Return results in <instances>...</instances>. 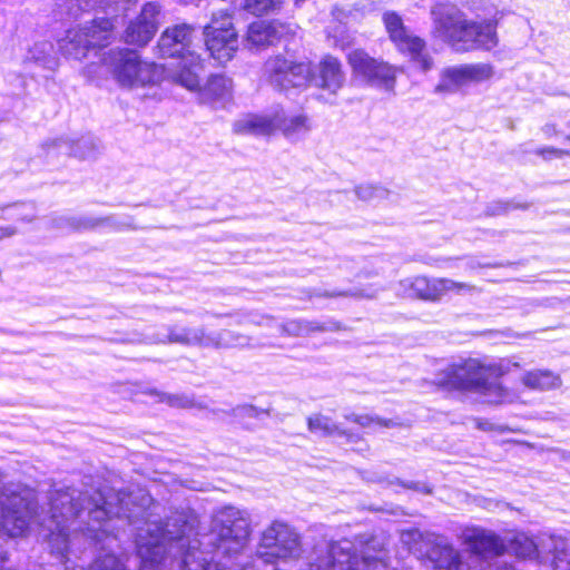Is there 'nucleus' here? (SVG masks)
<instances>
[{
  "instance_id": "5701e85b",
  "label": "nucleus",
  "mask_w": 570,
  "mask_h": 570,
  "mask_svg": "<svg viewBox=\"0 0 570 570\" xmlns=\"http://www.w3.org/2000/svg\"><path fill=\"white\" fill-rule=\"evenodd\" d=\"M522 384L537 391H549L561 386V379L548 370H533L525 372L521 377Z\"/></svg>"
},
{
  "instance_id": "f8f14e48",
  "label": "nucleus",
  "mask_w": 570,
  "mask_h": 570,
  "mask_svg": "<svg viewBox=\"0 0 570 570\" xmlns=\"http://www.w3.org/2000/svg\"><path fill=\"white\" fill-rule=\"evenodd\" d=\"M153 343H179L186 345H200L213 347H245L249 345L247 336L225 330L219 333L205 334L199 328H186L175 326L168 334L156 335L150 338Z\"/></svg>"
},
{
  "instance_id": "f257e3e1",
  "label": "nucleus",
  "mask_w": 570,
  "mask_h": 570,
  "mask_svg": "<svg viewBox=\"0 0 570 570\" xmlns=\"http://www.w3.org/2000/svg\"><path fill=\"white\" fill-rule=\"evenodd\" d=\"M80 499L79 490L67 488L51 492L47 507H37L36 492L20 484L4 487L0 493V524L10 537L23 535L31 524L41 525L48 533L46 540L50 553L59 561L71 562L77 558V520L81 511L75 503Z\"/></svg>"
},
{
  "instance_id": "e433bc0d",
  "label": "nucleus",
  "mask_w": 570,
  "mask_h": 570,
  "mask_svg": "<svg viewBox=\"0 0 570 570\" xmlns=\"http://www.w3.org/2000/svg\"><path fill=\"white\" fill-rule=\"evenodd\" d=\"M17 233V229L16 227L13 226H0V240L4 239V238H9L13 235H16Z\"/></svg>"
},
{
  "instance_id": "bb28decb",
  "label": "nucleus",
  "mask_w": 570,
  "mask_h": 570,
  "mask_svg": "<svg viewBox=\"0 0 570 570\" xmlns=\"http://www.w3.org/2000/svg\"><path fill=\"white\" fill-rule=\"evenodd\" d=\"M511 550L520 558H532L540 554L535 542L524 533L517 534L511 541Z\"/></svg>"
},
{
  "instance_id": "6e6552de",
  "label": "nucleus",
  "mask_w": 570,
  "mask_h": 570,
  "mask_svg": "<svg viewBox=\"0 0 570 570\" xmlns=\"http://www.w3.org/2000/svg\"><path fill=\"white\" fill-rule=\"evenodd\" d=\"M115 20L96 18L71 27L57 40L59 52L73 60H82L91 49L107 46L114 38Z\"/></svg>"
},
{
  "instance_id": "dca6fc26",
  "label": "nucleus",
  "mask_w": 570,
  "mask_h": 570,
  "mask_svg": "<svg viewBox=\"0 0 570 570\" xmlns=\"http://www.w3.org/2000/svg\"><path fill=\"white\" fill-rule=\"evenodd\" d=\"M383 22L391 40L396 48L406 53L411 60L423 71H428L433 66V59L426 50L425 41L407 31L402 19L395 12H385Z\"/></svg>"
},
{
  "instance_id": "2f4dec72",
  "label": "nucleus",
  "mask_w": 570,
  "mask_h": 570,
  "mask_svg": "<svg viewBox=\"0 0 570 570\" xmlns=\"http://www.w3.org/2000/svg\"><path fill=\"white\" fill-rule=\"evenodd\" d=\"M154 393L158 397L159 402L167 403L168 405L174 407L187 409L194 405L193 400L183 394H167L159 392Z\"/></svg>"
},
{
  "instance_id": "9d476101",
  "label": "nucleus",
  "mask_w": 570,
  "mask_h": 570,
  "mask_svg": "<svg viewBox=\"0 0 570 570\" xmlns=\"http://www.w3.org/2000/svg\"><path fill=\"white\" fill-rule=\"evenodd\" d=\"M406 535L413 540L420 539L419 547L414 549L424 554L435 569L472 570L471 563L448 538L434 533L422 534L416 530L407 532ZM403 540L406 541L405 533Z\"/></svg>"
},
{
  "instance_id": "39448f33",
  "label": "nucleus",
  "mask_w": 570,
  "mask_h": 570,
  "mask_svg": "<svg viewBox=\"0 0 570 570\" xmlns=\"http://www.w3.org/2000/svg\"><path fill=\"white\" fill-rule=\"evenodd\" d=\"M80 499L76 500L77 508L81 511L77 520L79 524L78 534L81 537L77 546V554L90 539L92 541H102L104 538L110 539L107 534V523L112 517H125L132 523L131 517L135 514L129 508L130 495L118 492L108 495L101 491H96L92 495L79 491Z\"/></svg>"
},
{
  "instance_id": "4468645a",
  "label": "nucleus",
  "mask_w": 570,
  "mask_h": 570,
  "mask_svg": "<svg viewBox=\"0 0 570 570\" xmlns=\"http://www.w3.org/2000/svg\"><path fill=\"white\" fill-rule=\"evenodd\" d=\"M348 63L355 78L370 86L393 91L399 71L396 67L371 57L362 49L348 53Z\"/></svg>"
},
{
  "instance_id": "c03bdc74",
  "label": "nucleus",
  "mask_w": 570,
  "mask_h": 570,
  "mask_svg": "<svg viewBox=\"0 0 570 570\" xmlns=\"http://www.w3.org/2000/svg\"><path fill=\"white\" fill-rule=\"evenodd\" d=\"M141 501H142V504H145L146 502H148V501H149V498L141 497Z\"/></svg>"
},
{
  "instance_id": "37998d69",
  "label": "nucleus",
  "mask_w": 570,
  "mask_h": 570,
  "mask_svg": "<svg viewBox=\"0 0 570 570\" xmlns=\"http://www.w3.org/2000/svg\"><path fill=\"white\" fill-rule=\"evenodd\" d=\"M567 128H568L569 132L566 135V139L568 141H570V121L567 124Z\"/></svg>"
},
{
  "instance_id": "c756f323",
  "label": "nucleus",
  "mask_w": 570,
  "mask_h": 570,
  "mask_svg": "<svg viewBox=\"0 0 570 570\" xmlns=\"http://www.w3.org/2000/svg\"><path fill=\"white\" fill-rule=\"evenodd\" d=\"M88 570H128L124 560L112 553L100 554Z\"/></svg>"
},
{
  "instance_id": "ea45409f",
  "label": "nucleus",
  "mask_w": 570,
  "mask_h": 570,
  "mask_svg": "<svg viewBox=\"0 0 570 570\" xmlns=\"http://www.w3.org/2000/svg\"><path fill=\"white\" fill-rule=\"evenodd\" d=\"M240 412L248 416H255L257 413V410L253 406H243L240 409Z\"/></svg>"
},
{
  "instance_id": "7ed1b4c3",
  "label": "nucleus",
  "mask_w": 570,
  "mask_h": 570,
  "mask_svg": "<svg viewBox=\"0 0 570 570\" xmlns=\"http://www.w3.org/2000/svg\"><path fill=\"white\" fill-rule=\"evenodd\" d=\"M195 28L187 23L166 28L157 42V53L164 58H176L165 68L166 77L186 88L195 90L200 83L202 59L193 49Z\"/></svg>"
},
{
  "instance_id": "0eeeda50",
  "label": "nucleus",
  "mask_w": 570,
  "mask_h": 570,
  "mask_svg": "<svg viewBox=\"0 0 570 570\" xmlns=\"http://www.w3.org/2000/svg\"><path fill=\"white\" fill-rule=\"evenodd\" d=\"M102 61L115 80L122 87H144L168 79L165 68L142 60L135 50H109L104 55Z\"/></svg>"
},
{
  "instance_id": "a878e982",
  "label": "nucleus",
  "mask_w": 570,
  "mask_h": 570,
  "mask_svg": "<svg viewBox=\"0 0 570 570\" xmlns=\"http://www.w3.org/2000/svg\"><path fill=\"white\" fill-rule=\"evenodd\" d=\"M161 18V7L158 2H147L142 6L140 13L136 19L140 23L146 24L150 30H146L145 33L157 32Z\"/></svg>"
},
{
  "instance_id": "c85d7f7f",
  "label": "nucleus",
  "mask_w": 570,
  "mask_h": 570,
  "mask_svg": "<svg viewBox=\"0 0 570 570\" xmlns=\"http://www.w3.org/2000/svg\"><path fill=\"white\" fill-rule=\"evenodd\" d=\"M318 327L314 326L312 323L301 320H292L284 324L277 325V331L281 334H287L292 336H302L306 335Z\"/></svg>"
},
{
  "instance_id": "412c9836",
  "label": "nucleus",
  "mask_w": 570,
  "mask_h": 570,
  "mask_svg": "<svg viewBox=\"0 0 570 570\" xmlns=\"http://www.w3.org/2000/svg\"><path fill=\"white\" fill-rule=\"evenodd\" d=\"M285 31L286 27L279 22L255 21L248 27L246 42L250 47H264L278 40Z\"/></svg>"
},
{
  "instance_id": "58836bf2",
  "label": "nucleus",
  "mask_w": 570,
  "mask_h": 570,
  "mask_svg": "<svg viewBox=\"0 0 570 570\" xmlns=\"http://www.w3.org/2000/svg\"><path fill=\"white\" fill-rule=\"evenodd\" d=\"M88 144H89V141H88V140H86V139L80 140V141L77 144L76 149H73V150H72V151H73V154H75L76 156H78V157H81V158L88 157V156H89V154H88V153H83V151H80V150H79L81 146H87Z\"/></svg>"
},
{
  "instance_id": "ddd939ff",
  "label": "nucleus",
  "mask_w": 570,
  "mask_h": 570,
  "mask_svg": "<svg viewBox=\"0 0 570 570\" xmlns=\"http://www.w3.org/2000/svg\"><path fill=\"white\" fill-rule=\"evenodd\" d=\"M312 66L307 61L295 62L282 55L271 57L264 65L263 77L275 89L304 87L309 82Z\"/></svg>"
},
{
  "instance_id": "72a5a7b5",
  "label": "nucleus",
  "mask_w": 570,
  "mask_h": 570,
  "mask_svg": "<svg viewBox=\"0 0 570 570\" xmlns=\"http://www.w3.org/2000/svg\"><path fill=\"white\" fill-rule=\"evenodd\" d=\"M51 51V45L48 42H39L33 46V48L30 50V58L43 62L46 60V57Z\"/></svg>"
},
{
  "instance_id": "f704fd0d",
  "label": "nucleus",
  "mask_w": 570,
  "mask_h": 570,
  "mask_svg": "<svg viewBox=\"0 0 570 570\" xmlns=\"http://www.w3.org/2000/svg\"><path fill=\"white\" fill-rule=\"evenodd\" d=\"M537 155L543 157L544 159H551L553 157L561 158L564 155H570V151L563 149H557L552 147L540 148L535 151Z\"/></svg>"
},
{
  "instance_id": "a211bd4d",
  "label": "nucleus",
  "mask_w": 570,
  "mask_h": 570,
  "mask_svg": "<svg viewBox=\"0 0 570 570\" xmlns=\"http://www.w3.org/2000/svg\"><path fill=\"white\" fill-rule=\"evenodd\" d=\"M493 76V68L489 63H468L445 68L441 72L440 82L435 87L438 94H450L460 87L481 82Z\"/></svg>"
},
{
  "instance_id": "cd10ccee",
  "label": "nucleus",
  "mask_w": 570,
  "mask_h": 570,
  "mask_svg": "<svg viewBox=\"0 0 570 570\" xmlns=\"http://www.w3.org/2000/svg\"><path fill=\"white\" fill-rule=\"evenodd\" d=\"M308 430L317 435H333L341 433L338 426L327 416L315 414L307 420Z\"/></svg>"
},
{
  "instance_id": "6ab92c4d",
  "label": "nucleus",
  "mask_w": 570,
  "mask_h": 570,
  "mask_svg": "<svg viewBox=\"0 0 570 570\" xmlns=\"http://www.w3.org/2000/svg\"><path fill=\"white\" fill-rule=\"evenodd\" d=\"M317 75L311 76L315 86L331 94H336L345 82V72L340 60L332 56H325L318 63Z\"/></svg>"
},
{
  "instance_id": "4c0bfd02",
  "label": "nucleus",
  "mask_w": 570,
  "mask_h": 570,
  "mask_svg": "<svg viewBox=\"0 0 570 570\" xmlns=\"http://www.w3.org/2000/svg\"><path fill=\"white\" fill-rule=\"evenodd\" d=\"M250 321L257 325H266V326H269L273 323V318L269 316L253 315Z\"/></svg>"
},
{
  "instance_id": "49530a36",
  "label": "nucleus",
  "mask_w": 570,
  "mask_h": 570,
  "mask_svg": "<svg viewBox=\"0 0 570 570\" xmlns=\"http://www.w3.org/2000/svg\"><path fill=\"white\" fill-rule=\"evenodd\" d=\"M65 570H76L75 568H69V567H66Z\"/></svg>"
},
{
  "instance_id": "393cba45",
  "label": "nucleus",
  "mask_w": 570,
  "mask_h": 570,
  "mask_svg": "<svg viewBox=\"0 0 570 570\" xmlns=\"http://www.w3.org/2000/svg\"><path fill=\"white\" fill-rule=\"evenodd\" d=\"M146 30H150V28L140 23L138 19L132 20L125 31V41L135 46H146L156 33H145Z\"/></svg>"
},
{
  "instance_id": "b1692460",
  "label": "nucleus",
  "mask_w": 570,
  "mask_h": 570,
  "mask_svg": "<svg viewBox=\"0 0 570 570\" xmlns=\"http://www.w3.org/2000/svg\"><path fill=\"white\" fill-rule=\"evenodd\" d=\"M543 548L552 554L551 564L554 570H570V546L561 537H550Z\"/></svg>"
},
{
  "instance_id": "c9c22d12",
  "label": "nucleus",
  "mask_w": 570,
  "mask_h": 570,
  "mask_svg": "<svg viewBox=\"0 0 570 570\" xmlns=\"http://www.w3.org/2000/svg\"><path fill=\"white\" fill-rule=\"evenodd\" d=\"M541 131L543 136L548 139L559 135L557 125L551 122H548L544 126H542Z\"/></svg>"
},
{
  "instance_id": "4be33fe9",
  "label": "nucleus",
  "mask_w": 570,
  "mask_h": 570,
  "mask_svg": "<svg viewBox=\"0 0 570 570\" xmlns=\"http://www.w3.org/2000/svg\"><path fill=\"white\" fill-rule=\"evenodd\" d=\"M52 227L60 230L71 232V230H89L95 229L100 226H107L112 228H118V224L114 220L112 217H104V218H94L87 216H67L60 215L56 216L51 220Z\"/></svg>"
},
{
  "instance_id": "a18cd8bd",
  "label": "nucleus",
  "mask_w": 570,
  "mask_h": 570,
  "mask_svg": "<svg viewBox=\"0 0 570 570\" xmlns=\"http://www.w3.org/2000/svg\"><path fill=\"white\" fill-rule=\"evenodd\" d=\"M421 490L425 491V492H430V489H428L426 487H423Z\"/></svg>"
},
{
  "instance_id": "79ce46f5",
  "label": "nucleus",
  "mask_w": 570,
  "mask_h": 570,
  "mask_svg": "<svg viewBox=\"0 0 570 570\" xmlns=\"http://www.w3.org/2000/svg\"><path fill=\"white\" fill-rule=\"evenodd\" d=\"M7 560V553L3 550H0V563Z\"/></svg>"
},
{
  "instance_id": "1a4fd4ad",
  "label": "nucleus",
  "mask_w": 570,
  "mask_h": 570,
  "mask_svg": "<svg viewBox=\"0 0 570 570\" xmlns=\"http://www.w3.org/2000/svg\"><path fill=\"white\" fill-rule=\"evenodd\" d=\"M234 131L240 135L267 136L275 130L291 139L297 140L312 129L309 118L304 114H286L283 109L272 115H246L234 122Z\"/></svg>"
},
{
  "instance_id": "a19ab883",
  "label": "nucleus",
  "mask_w": 570,
  "mask_h": 570,
  "mask_svg": "<svg viewBox=\"0 0 570 570\" xmlns=\"http://www.w3.org/2000/svg\"><path fill=\"white\" fill-rule=\"evenodd\" d=\"M17 218L21 222H27V223H30L33 220L35 216L33 215H23L21 213H17L16 214Z\"/></svg>"
},
{
  "instance_id": "f3484780",
  "label": "nucleus",
  "mask_w": 570,
  "mask_h": 570,
  "mask_svg": "<svg viewBox=\"0 0 570 570\" xmlns=\"http://www.w3.org/2000/svg\"><path fill=\"white\" fill-rule=\"evenodd\" d=\"M460 540L466 547V561L472 570L484 564L488 558L502 556L505 551L503 541L494 532L480 528L466 527L460 533Z\"/></svg>"
},
{
  "instance_id": "423d86ee",
  "label": "nucleus",
  "mask_w": 570,
  "mask_h": 570,
  "mask_svg": "<svg viewBox=\"0 0 570 570\" xmlns=\"http://www.w3.org/2000/svg\"><path fill=\"white\" fill-rule=\"evenodd\" d=\"M374 542L348 539L321 544L314 548L303 570H387L383 557L372 556Z\"/></svg>"
},
{
  "instance_id": "f03ea898",
  "label": "nucleus",
  "mask_w": 570,
  "mask_h": 570,
  "mask_svg": "<svg viewBox=\"0 0 570 570\" xmlns=\"http://www.w3.org/2000/svg\"><path fill=\"white\" fill-rule=\"evenodd\" d=\"M432 33L456 52L491 50L498 45L502 14L490 0H461V8L436 3L431 9Z\"/></svg>"
},
{
  "instance_id": "2eb2a0df",
  "label": "nucleus",
  "mask_w": 570,
  "mask_h": 570,
  "mask_svg": "<svg viewBox=\"0 0 570 570\" xmlns=\"http://www.w3.org/2000/svg\"><path fill=\"white\" fill-rule=\"evenodd\" d=\"M397 292L407 297L438 301L449 293L456 295L472 294L476 292V287L450 278H428L417 276L400 281Z\"/></svg>"
},
{
  "instance_id": "7c9ffc66",
  "label": "nucleus",
  "mask_w": 570,
  "mask_h": 570,
  "mask_svg": "<svg viewBox=\"0 0 570 570\" xmlns=\"http://www.w3.org/2000/svg\"><path fill=\"white\" fill-rule=\"evenodd\" d=\"M345 417L347 421L357 423L362 428H390L394 425V423L391 420H383L367 414L352 413L350 415H346Z\"/></svg>"
},
{
  "instance_id": "473e14b6",
  "label": "nucleus",
  "mask_w": 570,
  "mask_h": 570,
  "mask_svg": "<svg viewBox=\"0 0 570 570\" xmlns=\"http://www.w3.org/2000/svg\"><path fill=\"white\" fill-rule=\"evenodd\" d=\"M356 196L362 200H373L386 196V190L372 185H360L355 188Z\"/></svg>"
},
{
  "instance_id": "20e7f679",
  "label": "nucleus",
  "mask_w": 570,
  "mask_h": 570,
  "mask_svg": "<svg viewBox=\"0 0 570 570\" xmlns=\"http://www.w3.org/2000/svg\"><path fill=\"white\" fill-rule=\"evenodd\" d=\"M512 363L509 360L484 364L478 360L470 358L461 363L449 365L440 373L434 383L448 390L474 391L488 397L490 403H502L505 401L507 392L498 383H490V376L499 377L508 373ZM518 367V363H513Z\"/></svg>"
},
{
  "instance_id": "9b49d317",
  "label": "nucleus",
  "mask_w": 570,
  "mask_h": 570,
  "mask_svg": "<svg viewBox=\"0 0 570 570\" xmlns=\"http://www.w3.org/2000/svg\"><path fill=\"white\" fill-rule=\"evenodd\" d=\"M204 37L210 56L220 63L229 61L239 48V38L234 28L229 9L213 13L210 23L204 28Z\"/></svg>"
},
{
  "instance_id": "aec40b11",
  "label": "nucleus",
  "mask_w": 570,
  "mask_h": 570,
  "mask_svg": "<svg viewBox=\"0 0 570 570\" xmlns=\"http://www.w3.org/2000/svg\"><path fill=\"white\" fill-rule=\"evenodd\" d=\"M194 91H198L202 102L225 105L232 98L233 81L225 76L215 75L208 79L204 88L198 85Z\"/></svg>"
}]
</instances>
